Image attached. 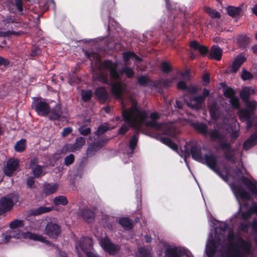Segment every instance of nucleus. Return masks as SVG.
Here are the masks:
<instances>
[{
  "instance_id": "nucleus-1",
  "label": "nucleus",
  "mask_w": 257,
  "mask_h": 257,
  "mask_svg": "<svg viewBox=\"0 0 257 257\" xmlns=\"http://www.w3.org/2000/svg\"><path fill=\"white\" fill-rule=\"evenodd\" d=\"M159 139L163 144L167 145L172 150L176 151L180 156L184 157L187 166L188 165L186 158L188 156H189L190 152L192 158L194 160L200 163L206 164L211 169L219 175L222 180L229 185L239 202L240 206L239 198L242 199V201H246L249 199L250 196L248 193L245 191L240 186H236L234 184V182L237 181L238 178L241 176L242 173L240 171L236 172V176L233 177L229 174L230 171L228 170L226 168H224L221 171L217 169L215 158L211 153L207 154L206 149L204 148L201 149L200 147L194 145L191 143L186 144L184 146V150L179 151L177 145L172 142L169 139L161 138Z\"/></svg>"
},
{
  "instance_id": "nucleus-2",
  "label": "nucleus",
  "mask_w": 257,
  "mask_h": 257,
  "mask_svg": "<svg viewBox=\"0 0 257 257\" xmlns=\"http://www.w3.org/2000/svg\"><path fill=\"white\" fill-rule=\"evenodd\" d=\"M129 101L131 103V107L128 110L125 109L126 106L125 100L122 99L121 103L123 108V119L130 126L141 131V126L144 124L170 137H174L176 136L177 131L176 126L174 123H158L157 120L159 117L158 113L153 112L149 114L145 111L138 109L136 102L132 98H130Z\"/></svg>"
},
{
  "instance_id": "nucleus-3",
  "label": "nucleus",
  "mask_w": 257,
  "mask_h": 257,
  "mask_svg": "<svg viewBox=\"0 0 257 257\" xmlns=\"http://www.w3.org/2000/svg\"><path fill=\"white\" fill-rule=\"evenodd\" d=\"M86 56L91 61L92 65H95V66L99 67V74H93V78L95 80L103 83L107 82L106 75L104 74L103 71L104 70L109 71L110 77L113 81L115 82H112L111 92L112 94L117 98H120L125 94L127 93L126 86L119 83L118 80L120 77V75L125 74L128 77L130 78L134 76V72L133 70L127 66H125L121 70L118 72L116 71L117 65L115 63H113L110 61H105L103 64H98L99 63L100 57L94 52L87 53Z\"/></svg>"
},
{
  "instance_id": "nucleus-4",
  "label": "nucleus",
  "mask_w": 257,
  "mask_h": 257,
  "mask_svg": "<svg viewBox=\"0 0 257 257\" xmlns=\"http://www.w3.org/2000/svg\"><path fill=\"white\" fill-rule=\"evenodd\" d=\"M239 131L238 123L235 119L232 118L229 125L224 124L222 125L216 124L214 125V129L209 133L210 139L214 141L220 142V147L223 149H227L229 145L226 143H222L226 136L227 132L231 134L232 139H236L238 136Z\"/></svg>"
},
{
  "instance_id": "nucleus-5",
  "label": "nucleus",
  "mask_w": 257,
  "mask_h": 257,
  "mask_svg": "<svg viewBox=\"0 0 257 257\" xmlns=\"http://www.w3.org/2000/svg\"><path fill=\"white\" fill-rule=\"evenodd\" d=\"M23 222L20 220H16L12 221L10 224L11 229L5 233L0 232V242L7 243L9 242L12 237L18 239H30L34 240L45 242V239L41 235L34 234L30 232L20 233L17 229L18 228L23 226Z\"/></svg>"
},
{
  "instance_id": "nucleus-6",
  "label": "nucleus",
  "mask_w": 257,
  "mask_h": 257,
  "mask_svg": "<svg viewBox=\"0 0 257 257\" xmlns=\"http://www.w3.org/2000/svg\"><path fill=\"white\" fill-rule=\"evenodd\" d=\"M228 249L223 257H244V253L248 251L250 243L239 237H235L232 232L228 235Z\"/></svg>"
},
{
  "instance_id": "nucleus-7",
  "label": "nucleus",
  "mask_w": 257,
  "mask_h": 257,
  "mask_svg": "<svg viewBox=\"0 0 257 257\" xmlns=\"http://www.w3.org/2000/svg\"><path fill=\"white\" fill-rule=\"evenodd\" d=\"M92 244V240L90 238L84 237L80 239L76 242L75 248L77 253L79 257H81L84 253L87 255V257H97L92 252H88L87 250L90 248Z\"/></svg>"
},
{
  "instance_id": "nucleus-8",
  "label": "nucleus",
  "mask_w": 257,
  "mask_h": 257,
  "mask_svg": "<svg viewBox=\"0 0 257 257\" xmlns=\"http://www.w3.org/2000/svg\"><path fill=\"white\" fill-rule=\"evenodd\" d=\"M48 165H54L51 162H47L42 158L41 159L34 158L30 163V167L32 170L34 175L37 177L45 174V167Z\"/></svg>"
},
{
  "instance_id": "nucleus-9",
  "label": "nucleus",
  "mask_w": 257,
  "mask_h": 257,
  "mask_svg": "<svg viewBox=\"0 0 257 257\" xmlns=\"http://www.w3.org/2000/svg\"><path fill=\"white\" fill-rule=\"evenodd\" d=\"M18 202V196L16 193L0 198V215L10 211Z\"/></svg>"
},
{
  "instance_id": "nucleus-10",
  "label": "nucleus",
  "mask_w": 257,
  "mask_h": 257,
  "mask_svg": "<svg viewBox=\"0 0 257 257\" xmlns=\"http://www.w3.org/2000/svg\"><path fill=\"white\" fill-rule=\"evenodd\" d=\"M246 109L241 110L239 113V118L241 120L247 121V126L248 128L250 127L251 125L249 123V119L252 114L253 112L256 109L257 107V102L255 101H246Z\"/></svg>"
},
{
  "instance_id": "nucleus-11",
  "label": "nucleus",
  "mask_w": 257,
  "mask_h": 257,
  "mask_svg": "<svg viewBox=\"0 0 257 257\" xmlns=\"http://www.w3.org/2000/svg\"><path fill=\"white\" fill-rule=\"evenodd\" d=\"M165 257H193L190 252L181 246H169Z\"/></svg>"
},
{
  "instance_id": "nucleus-12",
  "label": "nucleus",
  "mask_w": 257,
  "mask_h": 257,
  "mask_svg": "<svg viewBox=\"0 0 257 257\" xmlns=\"http://www.w3.org/2000/svg\"><path fill=\"white\" fill-rule=\"evenodd\" d=\"M32 105L35 107L36 111L40 115H46L50 111V107L48 104L42 99H37L33 102Z\"/></svg>"
},
{
  "instance_id": "nucleus-13",
  "label": "nucleus",
  "mask_w": 257,
  "mask_h": 257,
  "mask_svg": "<svg viewBox=\"0 0 257 257\" xmlns=\"http://www.w3.org/2000/svg\"><path fill=\"white\" fill-rule=\"evenodd\" d=\"M100 244L104 250L111 254L115 253L119 249V246L112 244L107 237L102 238Z\"/></svg>"
},
{
  "instance_id": "nucleus-14",
  "label": "nucleus",
  "mask_w": 257,
  "mask_h": 257,
  "mask_svg": "<svg viewBox=\"0 0 257 257\" xmlns=\"http://www.w3.org/2000/svg\"><path fill=\"white\" fill-rule=\"evenodd\" d=\"M209 91L206 89H204L202 96H197L187 101V105L193 108H198L200 107L201 103L204 101L205 97L209 95Z\"/></svg>"
},
{
  "instance_id": "nucleus-15",
  "label": "nucleus",
  "mask_w": 257,
  "mask_h": 257,
  "mask_svg": "<svg viewBox=\"0 0 257 257\" xmlns=\"http://www.w3.org/2000/svg\"><path fill=\"white\" fill-rule=\"evenodd\" d=\"M19 167V161L18 159H10L7 163L6 166L4 168L5 174L11 176L13 173L17 170Z\"/></svg>"
},
{
  "instance_id": "nucleus-16",
  "label": "nucleus",
  "mask_w": 257,
  "mask_h": 257,
  "mask_svg": "<svg viewBox=\"0 0 257 257\" xmlns=\"http://www.w3.org/2000/svg\"><path fill=\"white\" fill-rule=\"evenodd\" d=\"M224 95L230 99V102L234 108H238L239 106L238 98L234 96V91L231 88H227L224 91Z\"/></svg>"
},
{
  "instance_id": "nucleus-17",
  "label": "nucleus",
  "mask_w": 257,
  "mask_h": 257,
  "mask_svg": "<svg viewBox=\"0 0 257 257\" xmlns=\"http://www.w3.org/2000/svg\"><path fill=\"white\" fill-rule=\"evenodd\" d=\"M59 231V227L56 224L50 223L46 227V233L52 238H55L58 235Z\"/></svg>"
},
{
  "instance_id": "nucleus-18",
  "label": "nucleus",
  "mask_w": 257,
  "mask_h": 257,
  "mask_svg": "<svg viewBox=\"0 0 257 257\" xmlns=\"http://www.w3.org/2000/svg\"><path fill=\"white\" fill-rule=\"evenodd\" d=\"M216 249V244L213 239V237L210 235L209 238L208 242L206 245V252L207 255L211 257L214 254Z\"/></svg>"
},
{
  "instance_id": "nucleus-19",
  "label": "nucleus",
  "mask_w": 257,
  "mask_h": 257,
  "mask_svg": "<svg viewBox=\"0 0 257 257\" xmlns=\"http://www.w3.org/2000/svg\"><path fill=\"white\" fill-rule=\"evenodd\" d=\"M177 87L180 90L185 91L189 94L194 93L196 91V87L193 85L187 86L185 82L180 81L177 84Z\"/></svg>"
},
{
  "instance_id": "nucleus-20",
  "label": "nucleus",
  "mask_w": 257,
  "mask_h": 257,
  "mask_svg": "<svg viewBox=\"0 0 257 257\" xmlns=\"http://www.w3.org/2000/svg\"><path fill=\"white\" fill-rule=\"evenodd\" d=\"M254 89L252 87H244L240 92V97L244 102H246L249 96L254 93Z\"/></svg>"
},
{
  "instance_id": "nucleus-21",
  "label": "nucleus",
  "mask_w": 257,
  "mask_h": 257,
  "mask_svg": "<svg viewBox=\"0 0 257 257\" xmlns=\"http://www.w3.org/2000/svg\"><path fill=\"white\" fill-rule=\"evenodd\" d=\"M245 60L246 58L244 56L240 55L236 57L232 63L231 71L234 73L237 72Z\"/></svg>"
},
{
  "instance_id": "nucleus-22",
  "label": "nucleus",
  "mask_w": 257,
  "mask_h": 257,
  "mask_svg": "<svg viewBox=\"0 0 257 257\" xmlns=\"http://www.w3.org/2000/svg\"><path fill=\"white\" fill-rule=\"evenodd\" d=\"M123 58L124 61L126 62L129 59L133 60L137 67H139V63L141 62L142 59L135 55V53L131 52H125L123 54Z\"/></svg>"
},
{
  "instance_id": "nucleus-23",
  "label": "nucleus",
  "mask_w": 257,
  "mask_h": 257,
  "mask_svg": "<svg viewBox=\"0 0 257 257\" xmlns=\"http://www.w3.org/2000/svg\"><path fill=\"white\" fill-rule=\"evenodd\" d=\"M222 54V50L216 46L212 47L210 55V57L216 60L219 61L221 60Z\"/></svg>"
},
{
  "instance_id": "nucleus-24",
  "label": "nucleus",
  "mask_w": 257,
  "mask_h": 257,
  "mask_svg": "<svg viewBox=\"0 0 257 257\" xmlns=\"http://www.w3.org/2000/svg\"><path fill=\"white\" fill-rule=\"evenodd\" d=\"M85 139L80 137L76 140L75 143L73 145H69L68 150L70 152H74L79 150L85 144Z\"/></svg>"
},
{
  "instance_id": "nucleus-25",
  "label": "nucleus",
  "mask_w": 257,
  "mask_h": 257,
  "mask_svg": "<svg viewBox=\"0 0 257 257\" xmlns=\"http://www.w3.org/2000/svg\"><path fill=\"white\" fill-rule=\"evenodd\" d=\"M190 47L193 49L198 51L202 55H205L208 52V49L205 46L200 45L195 41L190 42Z\"/></svg>"
},
{
  "instance_id": "nucleus-26",
  "label": "nucleus",
  "mask_w": 257,
  "mask_h": 257,
  "mask_svg": "<svg viewBox=\"0 0 257 257\" xmlns=\"http://www.w3.org/2000/svg\"><path fill=\"white\" fill-rule=\"evenodd\" d=\"M256 144L257 135L253 134L244 142L243 147L244 149L248 150Z\"/></svg>"
},
{
  "instance_id": "nucleus-27",
  "label": "nucleus",
  "mask_w": 257,
  "mask_h": 257,
  "mask_svg": "<svg viewBox=\"0 0 257 257\" xmlns=\"http://www.w3.org/2000/svg\"><path fill=\"white\" fill-rule=\"evenodd\" d=\"M58 186L57 184L51 183L47 184L45 185L44 189V192L46 195H50L54 193L58 190Z\"/></svg>"
},
{
  "instance_id": "nucleus-28",
  "label": "nucleus",
  "mask_w": 257,
  "mask_h": 257,
  "mask_svg": "<svg viewBox=\"0 0 257 257\" xmlns=\"http://www.w3.org/2000/svg\"><path fill=\"white\" fill-rule=\"evenodd\" d=\"M95 95L101 100H105L108 97V94L103 87L98 88L95 92Z\"/></svg>"
},
{
  "instance_id": "nucleus-29",
  "label": "nucleus",
  "mask_w": 257,
  "mask_h": 257,
  "mask_svg": "<svg viewBox=\"0 0 257 257\" xmlns=\"http://www.w3.org/2000/svg\"><path fill=\"white\" fill-rule=\"evenodd\" d=\"M226 9L228 14L231 17L236 16L242 12V9L240 7H234L230 6L227 7Z\"/></svg>"
},
{
  "instance_id": "nucleus-30",
  "label": "nucleus",
  "mask_w": 257,
  "mask_h": 257,
  "mask_svg": "<svg viewBox=\"0 0 257 257\" xmlns=\"http://www.w3.org/2000/svg\"><path fill=\"white\" fill-rule=\"evenodd\" d=\"M61 117V112L59 105H56L55 109L50 113V118L51 119H60Z\"/></svg>"
},
{
  "instance_id": "nucleus-31",
  "label": "nucleus",
  "mask_w": 257,
  "mask_h": 257,
  "mask_svg": "<svg viewBox=\"0 0 257 257\" xmlns=\"http://www.w3.org/2000/svg\"><path fill=\"white\" fill-rule=\"evenodd\" d=\"M119 224L124 228L127 229H131L133 227L132 221L128 218L124 217L119 220Z\"/></svg>"
},
{
  "instance_id": "nucleus-32",
  "label": "nucleus",
  "mask_w": 257,
  "mask_h": 257,
  "mask_svg": "<svg viewBox=\"0 0 257 257\" xmlns=\"http://www.w3.org/2000/svg\"><path fill=\"white\" fill-rule=\"evenodd\" d=\"M244 184L250 189L252 193L257 195V184H254L247 179H243Z\"/></svg>"
},
{
  "instance_id": "nucleus-33",
  "label": "nucleus",
  "mask_w": 257,
  "mask_h": 257,
  "mask_svg": "<svg viewBox=\"0 0 257 257\" xmlns=\"http://www.w3.org/2000/svg\"><path fill=\"white\" fill-rule=\"evenodd\" d=\"M215 222L217 223V224H218L219 226L220 227H222V228L220 229V231H221V232H224L226 228V224L224 222H219L218 221H215ZM218 224H216V223H214V227L215 230V233H216L215 235V238L216 240L220 239V237L218 234Z\"/></svg>"
},
{
  "instance_id": "nucleus-34",
  "label": "nucleus",
  "mask_w": 257,
  "mask_h": 257,
  "mask_svg": "<svg viewBox=\"0 0 257 257\" xmlns=\"http://www.w3.org/2000/svg\"><path fill=\"white\" fill-rule=\"evenodd\" d=\"M51 208L41 206L37 209L32 210V214L34 215H38L44 213H47L51 210Z\"/></svg>"
},
{
  "instance_id": "nucleus-35",
  "label": "nucleus",
  "mask_w": 257,
  "mask_h": 257,
  "mask_svg": "<svg viewBox=\"0 0 257 257\" xmlns=\"http://www.w3.org/2000/svg\"><path fill=\"white\" fill-rule=\"evenodd\" d=\"M53 202L56 205H65L68 203V200L65 196H59L54 198Z\"/></svg>"
},
{
  "instance_id": "nucleus-36",
  "label": "nucleus",
  "mask_w": 257,
  "mask_h": 257,
  "mask_svg": "<svg viewBox=\"0 0 257 257\" xmlns=\"http://www.w3.org/2000/svg\"><path fill=\"white\" fill-rule=\"evenodd\" d=\"M252 213H254L257 215V205L255 204H252L250 210L244 212L242 214V217L243 219H247L248 218Z\"/></svg>"
},
{
  "instance_id": "nucleus-37",
  "label": "nucleus",
  "mask_w": 257,
  "mask_h": 257,
  "mask_svg": "<svg viewBox=\"0 0 257 257\" xmlns=\"http://www.w3.org/2000/svg\"><path fill=\"white\" fill-rule=\"evenodd\" d=\"M195 128L204 135H206L208 134L207 127L204 124L199 123H196L195 124Z\"/></svg>"
},
{
  "instance_id": "nucleus-38",
  "label": "nucleus",
  "mask_w": 257,
  "mask_h": 257,
  "mask_svg": "<svg viewBox=\"0 0 257 257\" xmlns=\"http://www.w3.org/2000/svg\"><path fill=\"white\" fill-rule=\"evenodd\" d=\"M25 140L22 139L19 141L18 142H17L16 145H15V148L17 152H22L25 150Z\"/></svg>"
},
{
  "instance_id": "nucleus-39",
  "label": "nucleus",
  "mask_w": 257,
  "mask_h": 257,
  "mask_svg": "<svg viewBox=\"0 0 257 257\" xmlns=\"http://www.w3.org/2000/svg\"><path fill=\"white\" fill-rule=\"evenodd\" d=\"M113 128H114V127H109L107 123L103 124L100 125V126L98 127V130L97 131V133L98 135H100L103 134L108 130Z\"/></svg>"
},
{
  "instance_id": "nucleus-40",
  "label": "nucleus",
  "mask_w": 257,
  "mask_h": 257,
  "mask_svg": "<svg viewBox=\"0 0 257 257\" xmlns=\"http://www.w3.org/2000/svg\"><path fill=\"white\" fill-rule=\"evenodd\" d=\"M138 141V138L137 135H135L132 137V138L130 141L129 146H130V148L131 149L132 152H133L134 150L135 149V148L137 144Z\"/></svg>"
},
{
  "instance_id": "nucleus-41",
  "label": "nucleus",
  "mask_w": 257,
  "mask_h": 257,
  "mask_svg": "<svg viewBox=\"0 0 257 257\" xmlns=\"http://www.w3.org/2000/svg\"><path fill=\"white\" fill-rule=\"evenodd\" d=\"M206 11L212 18H219L220 16L218 12L210 8H207Z\"/></svg>"
},
{
  "instance_id": "nucleus-42",
  "label": "nucleus",
  "mask_w": 257,
  "mask_h": 257,
  "mask_svg": "<svg viewBox=\"0 0 257 257\" xmlns=\"http://www.w3.org/2000/svg\"><path fill=\"white\" fill-rule=\"evenodd\" d=\"M92 94L91 90H82L81 92L82 99L85 101L88 100L92 96Z\"/></svg>"
},
{
  "instance_id": "nucleus-43",
  "label": "nucleus",
  "mask_w": 257,
  "mask_h": 257,
  "mask_svg": "<svg viewBox=\"0 0 257 257\" xmlns=\"http://www.w3.org/2000/svg\"><path fill=\"white\" fill-rule=\"evenodd\" d=\"M139 255L140 257H151L150 250L144 248L139 249Z\"/></svg>"
},
{
  "instance_id": "nucleus-44",
  "label": "nucleus",
  "mask_w": 257,
  "mask_h": 257,
  "mask_svg": "<svg viewBox=\"0 0 257 257\" xmlns=\"http://www.w3.org/2000/svg\"><path fill=\"white\" fill-rule=\"evenodd\" d=\"M241 77L243 80H246L251 79L252 77V75L248 71L243 69L241 72Z\"/></svg>"
},
{
  "instance_id": "nucleus-45",
  "label": "nucleus",
  "mask_w": 257,
  "mask_h": 257,
  "mask_svg": "<svg viewBox=\"0 0 257 257\" xmlns=\"http://www.w3.org/2000/svg\"><path fill=\"white\" fill-rule=\"evenodd\" d=\"M162 70L163 72L167 73L171 71L170 65L167 62H163L161 65Z\"/></svg>"
},
{
  "instance_id": "nucleus-46",
  "label": "nucleus",
  "mask_w": 257,
  "mask_h": 257,
  "mask_svg": "<svg viewBox=\"0 0 257 257\" xmlns=\"http://www.w3.org/2000/svg\"><path fill=\"white\" fill-rule=\"evenodd\" d=\"M138 82L142 85H146L149 83V80L147 77L140 76L138 78Z\"/></svg>"
},
{
  "instance_id": "nucleus-47",
  "label": "nucleus",
  "mask_w": 257,
  "mask_h": 257,
  "mask_svg": "<svg viewBox=\"0 0 257 257\" xmlns=\"http://www.w3.org/2000/svg\"><path fill=\"white\" fill-rule=\"evenodd\" d=\"M74 159V155L72 154H70L65 158V164L66 165H69L73 162Z\"/></svg>"
},
{
  "instance_id": "nucleus-48",
  "label": "nucleus",
  "mask_w": 257,
  "mask_h": 257,
  "mask_svg": "<svg viewBox=\"0 0 257 257\" xmlns=\"http://www.w3.org/2000/svg\"><path fill=\"white\" fill-rule=\"evenodd\" d=\"M179 74L181 76V78L187 80L190 77L189 72L188 70H186L184 72H180Z\"/></svg>"
},
{
  "instance_id": "nucleus-49",
  "label": "nucleus",
  "mask_w": 257,
  "mask_h": 257,
  "mask_svg": "<svg viewBox=\"0 0 257 257\" xmlns=\"http://www.w3.org/2000/svg\"><path fill=\"white\" fill-rule=\"evenodd\" d=\"M93 216V214L88 210H85L82 214V216L85 219H88L89 217H91Z\"/></svg>"
},
{
  "instance_id": "nucleus-50",
  "label": "nucleus",
  "mask_w": 257,
  "mask_h": 257,
  "mask_svg": "<svg viewBox=\"0 0 257 257\" xmlns=\"http://www.w3.org/2000/svg\"><path fill=\"white\" fill-rule=\"evenodd\" d=\"M90 128L88 127L84 128L81 127L79 128V132L80 134L82 135H86L90 133Z\"/></svg>"
},
{
  "instance_id": "nucleus-51",
  "label": "nucleus",
  "mask_w": 257,
  "mask_h": 257,
  "mask_svg": "<svg viewBox=\"0 0 257 257\" xmlns=\"http://www.w3.org/2000/svg\"><path fill=\"white\" fill-rule=\"evenodd\" d=\"M15 4L16 7H17L18 10L19 11H22V4H23V0H15Z\"/></svg>"
},
{
  "instance_id": "nucleus-52",
  "label": "nucleus",
  "mask_w": 257,
  "mask_h": 257,
  "mask_svg": "<svg viewBox=\"0 0 257 257\" xmlns=\"http://www.w3.org/2000/svg\"><path fill=\"white\" fill-rule=\"evenodd\" d=\"M72 132V129L70 127L65 128L62 133V135L65 137L69 135Z\"/></svg>"
},
{
  "instance_id": "nucleus-53",
  "label": "nucleus",
  "mask_w": 257,
  "mask_h": 257,
  "mask_svg": "<svg viewBox=\"0 0 257 257\" xmlns=\"http://www.w3.org/2000/svg\"><path fill=\"white\" fill-rule=\"evenodd\" d=\"M9 64V62L7 59L0 57V65L7 66Z\"/></svg>"
},
{
  "instance_id": "nucleus-54",
  "label": "nucleus",
  "mask_w": 257,
  "mask_h": 257,
  "mask_svg": "<svg viewBox=\"0 0 257 257\" xmlns=\"http://www.w3.org/2000/svg\"><path fill=\"white\" fill-rule=\"evenodd\" d=\"M203 81L204 84H206L209 82V76L208 74H205L203 76Z\"/></svg>"
},
{
  "instance_id": "nucleus-55",
  "label": "nucleus",
  "mask_w": 257,
  "mask_h": 257,
  "mask_svg": "<svg viewBox=\"0 0 257 257\" xmlns=\"http://www.w3.org/2000/svg\"><path fill=\"white\" fill-rule=\"evenodd\" d=\"M128 128L126 125H123L119 130V133L120 134H123L125 133L127 131Z\"/></svg>"
},
{
  "instance_id": "nucleus-56",
  "label": "nucleus",
  "mask_w": 257,
  "mask_h": 257,
  "mask_svg": "<svg viewBox=\"0 0 257 257\" xmlns=\"http://www.w3.org/2000/svg\"><path fill=\"white\" fill-rule=\"evenodd\" d=\"M174 79H175V78H172V80L166 79V80H164L163 81V85H164V86H165V87L169 86L170 85L172 81L173 80H174Z\"/></svg>"
},
{
  "instance_id": "nucleus-57",
  "label": "nucleus",
  "mask_w": 257,
  "mask_h": 257,
  "mask_svg": "<svg viewBox=\"0 0 257 257\" xmlns=\"http://www.w3.org/2000/svg\"><path fill=\"white\" fill-rule=\"evenodd\" d=\"M14 22H15L14 19L11 17H8L4 20V22H5L6 23H13Z\"/></svg>"
},
{
  "instance_id": "nucleus-58",
  "label": "nucleus",
  "mask_w": 257,
  "mask_h": 257,
  "mask_svg": "<svg viewBox=\"0 0 257 257\" xmlns=\"http://www.w3.org/2000/svg\"><path fill=\"white\" fill-rule=\"evenodd\" d=\"M210 115L211 116V117L213 119H216L215 110H214V109L213 107L210 108Z\"/></svg>"
},
{
  "instance_id": "nucleus-59",
  "label": "nucleus",
  "mask_w": 257,
  "mask_h": 257,
  "mask_svg": "<svg viewBox=\"0 0 257 257\" xmlns=\"http://www.w3.org/2000/svg\"><path fill=\"white\" fill-rule=\"evenodd\" d=\"M252 12L257 16V5H254L251 9Z\"/></svg>"
},
{
  "instance_id": "nucleus-60",
  "label": "nucleus",
  "mask_w": 257,
  "mask_h": 257,
  "mask_svg": "<svg viewBox=\"0 0 257 257\" xmlns=\"http://www.w3.org/2000/svg\"><path fill=\"white\" fill-rule=\"evenodd\" d=\"M176 106L179 108H181L182 107V103L179 101H176Z\"/></svg>"
},
{
  "instance_id": "nucleus-61",
  "label": "nucleus",
  "mask_w": 257,
  "mask_h": 257,
  "mask_svg": "<svg viewBox=\"0 0 257 257\" xmlns=\"http://www.w3.org/2000/svg\"><path fill=\"white\" fill-rule=\"evenodd\" d=\"M252 227L255 230H257V220H254L252 223Z\"/></svg>"
},
{
  "instance_id": "nucleus-62",
  "label": "nucleus",
  "mask_w": 257,
  "mask_h": 257,
  "mask_svg": "<svg viewBox=\"0 0 257 257\" xmlns=\"http://www.w3.org/2000/svg\"><path fill=\"white\" fill-rule=\"evenodd\" d=\"M9 32L4 33L2 32H0V36L1 37H5L9 35Z\"/></svg>"
},
{
  "instance_id": "nucleus-63",
  "label": "nucleus",
  "mask_w": 257,
  "mask_h": 257,
  "mask_svg": "<svg viewBox=\"0 0 257 257\" xmlns=\"http://www.w3.org/2000/svg\"><path fill=\"white\" fill-rule=\"evenodd\" d=\"M247 226L246 225H243V224H242L241 225V229L244 231H246L247 230Z\"/></svg>"
},
{
  "instance_id": "nucleus-64",
  "label": "nucleus",
  "mask_w": 257,
  "mask_h": 257,
  "mask_svg": "<svg viewBox=\"0 0 257 257\" xmlns=\"http://www.w3.org/2000/svg\"><path fill=\"white\" fill-rule=\"evenodd\" d=\"M145 238H146V241H147V242H150V241H151V237H150L149 236H146L145 237Z\"/></svg>"
}]
</instances>
